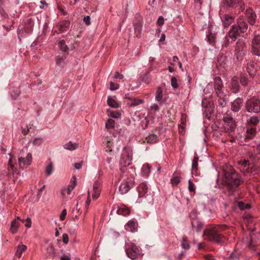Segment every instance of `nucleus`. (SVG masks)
I'll use <instances>...</instances> for the list:
<instances>
[{
    "mask_svg": "<svg viewBox=\"0 0 260 260\" xmlns=\"http://www.w3.org/2000/svg\"><path fill=\"white\" fill-rule=\"evenodd\" d=\"M218 175L221 177L222 184L226 185L231 194L236 191L243 182L241 175L229 165L220 166Z\"/></svg>",
    "mask_w": 260,
    "mask_h": 260,
    "instance_id": "nucleus-1",
    "label": "nucleus"
},
{
    "mask_svg": "<svg viewBox=\"0 0 260 260\" xmlns=\"http://www.w3.org/2000/svg\"><path fill=\"white\" fill-rule=\"evenodd\" d=\"M213 94L215 95V101L217 106L223 108L226 106L228 102V98L226 94L223 91V84L221 78L219 77H216L214 78Z\"/></svg>",
    "mask_w": 260,
    "mask_h": 260,
    "instance_id": "nucleus-2",
    "label": "nucleus"
},
{
    "mask_svg": "<svg viewBox=\"0 0 260 260\" xmlns=\"http://www.w3.org/2000/svg\"><path fill=\"white\" fill-rule=\"evenodd\" d=\"M220 10L223 12H233L237 14L243 12L245 7L242 0H222L220 5Z\"/></svg>",
    "mask_w": 260,
    "mask_h": 260,
    "instance_id": "nucleus-3",
    "label": "nucleus"
},
{
    "mask_svg": "<svg viewBox=\"0 0 260 260\" xmlns=\"http://www.w3.org/2000/svg\"><path fill=\"white\" fill-rule=\"evenodd\" d=\"M226 228L227 226L225 225L211 227L204 230L203 235L205 237L206 239L219 243L222 241L223 238L221 232Z\"/></svg>",
    "mask_w": 260,
    "mask_h": 260,
    "instance_id": "nucleus-4",
    "label": "nucleus"
},
{
    "mask_svg": "<svg viewBox=\"0 0 260 260\" xmlns=\"http://www.w3.org/2000/svg\"><path fill=\"white\" fill-rule=\"evenodd\" d=\"M237 23L238 25H233L229 31V37L233 41H235L241 34L245 32L248 29V24L243 18H240Z\"/></svg>",
    "mask_w": 260,
    "mask_h": 260,
    "instance_id": "nucleus-5",
    "label": "nucleus"
},
{
    "mask_svg": "<svg viewBox=\"0 0 260 260\" xmlns=\"http://www.w3.org/2000/svg\"><path fill=\"white\" fill-rule=\"evenodd\" d=\"M245 108L249 113H259L260 100L255 96L248 99L245 103Z\"/></svg>",
    "mask_w": 260,
    "mask_h": 260,
    "instance_id": "nucleus-6",
    "label": "nucleus"
},
{
    "mask_svg": "<svg viewBox=\"0 0 260 260\" xmlns=\"http://www.w3.org/2000/svg\"><path fill=\"white\" fill-rule=\"evenodd\" d=\"M132 160V150L129 147H124L121 155L119 161L121 167H126L131 164Z\"/></svg>",
    "mask_w": 260,
    "mask_h": 260,
    "instance_id": "nucleus-7",
    "label": "nucleus"
},
{
    "mask_svg": "<svg viewBox=\"0 0 260 260\" xmlns=\"http://www.w3.org/2000/svg\"><path fill=\"white\" fill-rule=\"evenodd\" d=\"M246 48L244 42L242 40H238L236 43L235 50V54L238 60L243 59Z\"/></svg>",
    "mask_w": 260,
    "mask_h": 260,
    "instance_id": "nucleus-8",
    "label": "nucleus"
},
{
    "mask_svg": "<svg viewBox=\"0 0 260 260\" xmlns=\"http://www.w3.org/2000/svg\"><path fill=\"white\" fill-rule=\"evenodd\" d=\"M125 251L127 256L133 260L136 259L140 254L139 248L133 243L126 244Z\"/></svg>",
    "mask_w": 260,
    "mask_h": 260,
    "instance_id": "nucleus-9",
    "label": "nucleus"
},
{
    "mask_svg": "<svg viewBox=\"0 0 260 260\" xmlns=\"http://www.w3.org/2000/svg\"><path fill=\"white\" fill-rule=\"evenodd\" d=\"M202 105L203 108L205 109V112L206 113L207 118L210 119V116L214 113V103L210 100L204 98L202 100Z\"/></svg>",
    "mask_w": 260,
    "mask_h": 260,
    "instance_id": "nucleus-10",
    "label": "nucleus"
},
{
    "mask_svg": "<svg viewBox=\"0 0 260 260\" xmlns=\"http://www.w3.org/2000/svg\"><path fill=\"white\" fill-rule=\"evenodd\" d=\"M223 120L226 123V125L225 128L228 131L232 132L235 129L236 127L235 121L229 113L226 112L224 114Z\"/></svg>",
    "mask_w": 260,
    "mask_h": 260,
    "instance_id": "nucleus-11",
    "label": "nucleus"
},
{
    "mask_svg": "<svg viewBox=\"0 0 260 260\" xmlns=\"http://www.w3.org/2000/svg\"><path fill=\"white\" fill-rule=\"evenodd\" d=\"M224 52L221 51L218 57L217 64L218 67L226 69L232 63L231 58L223 54Z\"/></svg>",
    "mask_w": 260,
    "mask_h": 260,
    "instance_id": "nucleus-12",
    "label": "nucleus"
},
{
    "mask_svg": "<svg viewBox=\"0 0 260 260\" xmlns=\"http://www.w3.org/2000/svg\"><path fill=\"white\" fill-rule=\"evenodd\" d=\"M225 12L219 11V15L221 19L222 24L224 27H228L234 20V17L228 14H224Z\"/></svg>",
    "mask_w": 260,
    "mask_h": 260,
    "instance_id": "nucleus-13",
    "label": "nucleus"
},
{
    "mask_svg": "<svg viewBox=\"0 0 260 260\" xmlns=\"http://www.w3.org/2000/svg\"><path fill=\"white\" fill-rule=\"evenodd\" d=\"M252 52L255 55L260 56V36L255 35L252 42Z\"/></svg>",
    "mask_w": 260,
    "mask_h": 260,
    "instance_id": "nucleus-14",
    "label": "nucleus"
},
{
    "mask_svg": "<svg viewBox=\"0 0 260 260\" xmlns=\"http://www.w3.org/2000/svg\"><path fill=\"white\" fill-rule=\"evenodd\" d=\"M239 164L241 165V168L244 173H252L254 170V166L250 163L248 160H241Z\"/></svg>",
    "mask_w": 260,
    "mask_h": 260,
    "instance_id": "nucleus-15",
    "label": "nucleus"
},
{
    "mask_svg": "<svg viewBox=\"0 0 260 260\" xmlns=\"http://www.w3.org/2000/svg\"><path fill=\"white\" fill-rule=\"evenodd\" d=\"M245 14L246 20L248 23L251 25H254L256 16L253 10L251 8H247L246 10Z\"/></svg>",
    "mask_w": 260,
    "mask_h": 260,
    "instance_id": "nucleus-16",
    "label": "nucleus"
},
{
    "mask_svg": "<svg viewBox=\"0 0 260 260\" xmlns=\"http://www.w3.org/2000/svg\"><path fill=\"white\" fill-rule=\"evenodd\" d=\"M230 89L234 93H236L240 91V85L239 84V79L237 77H234L232 78L230 85Z\"/></svg>",
    "mask_w": 260,
    "mask_h": 260,
    "instance_id": "nucleus-17",
    "label": "nucleus"
},
{
    "mask_svg": "<svg viewBox=\"0 0 260 260\" xmlns=\"http://www.w3.org/2000/svg\"><path fill=\"white\" fill-rule=\"evenodd\" d=\"M243 100L240 98L236 99L232 103L231 106L232 110L234 112H238L241 108Z\"/></svg>",
    "mask_w": 260,
    "mask_h": 260,
    "instance_id": "nucleus-18",
    "label": "nucleus"
},
{
    "mask_svg": "<svg viewBox=\"0 0 260 260\" xmlns=\"http://www.w3.org/2000/svg\"><path fill=\"white\" fill-rule=\"evenodd\" d=\"M101 192V185L100 183L98 181L94 182L93 185V193L92 195V198L94 200L97 199L100 196Z\"/></svg>",
    "mask_w": 260,
    "mask_h": 260,
    "instance_id": "nucleus-19",
    "label": "nucleus"
},
{
    "mask_svg": "<svg viewBox=\"0 0 260 260\" xmlns=\"http://www.w3.org/2000/svg\"><path fill=\"white\" fill-rule=\"evenodd\" d=\"M151 71H152V68H150L147 71L142 72L140 75L141 80L147 84H148L151 81V77L149 75V73Z\"/></svg>",
    "mask_w": 260,
    "mask_h": 260,
    "instance_id": "nucleus-20",
    "label": "nucleus"
},
{
    "mask_svg": "<svg viewBox=\"0 0 260 260\" xmlns=\"http://www.w3.org/2000/svg\"><path fill=\"white\" fill-rule=\"evenodd\" d=\"M132 187V184L130 182H125L121 184L119 187V191L121 194L127 193Z\"/></svg>",
    "mask_w": 260,
    "mask_h": 260,
    "instance_id": "nucleus-21",
    "label": "nucleus"
},
{
    "mask_svg": "<svg viewBox=\"0 0 260 260\" xmlns=\"http://www.w3.org/2000/svg\"><path fill=\"white\" fill-rule=\"evenodd\" d=\"M246 71L248 73L249 75L253 78L256 74V69L254 67V63L253 62H250L247 63V67Z\"/></svg>",
    "mask_w": 260,
    "mask_h": 260,
    "instance_id": "nucleus-22",
    "label": "nucleus"
},
{
    "mask_svg": "<svg viewBox=\"0 0 260 260\" xmlns=\"http://www.w3.org/2000/svg\"><path fill=\"white\" fill-rule=\"evenodd\" d=\"M135 34L138 38H140L141 34L142 28L143 26V22L142 20H138V22L134 24Z\"/></svg>",
    "mask_w": 260,
    "mask_h": 260,
    "instance_id": "nucleus-23",
    "label": "nucleus"
},
{
    "mask_svg": "<svg viewBox=\"0 0 260 260\" xmlns=\"http://www.w3.org/2000/svg\"><path fill=\"white\" fill-rule=\"evenodd\" d=\"M72 180L73 181V183L69 185L67 188H63L62 189L61 193L63 196H64L66 192L68 194H70L72 190L76 186L77 184L76 178L75 177H73L72 178Z\"/></svg>",
    "mask_w": 260,
    "mask_h": 260,
    "instance_id": "nucleus-24",
    "label": "nucleus"
},
{
    "mask_svg": "<svg viewBox=\"0 0 260 260\" xmlns=\"http://www.w3.org/2000/svg\"><path fill=\"white\" fill-rule=\"evenodd\" d=\"M34 25V22L32 18H28L24 26L25 31L27 34L31 32L32 30Z\"/></svg>",
    "mask_w": 260,
    "mask_h": 260,
    "instance_id": "nucleus-25",
    "label": "nucleus"
},
{
    "mask_svg": "<svg viewBox=\"0 0 260 260\" xmlns=\"http://www.w3.org/2000/svg\"><path fill=\"white\" fill-rule=\"evenodd\" d=\"M139 197L144 196L148 191V187L146 183H141L137 187Z\"/></svg>",
    "mask_w": 260,
    "mask_h": 260,
    "instance_id": "nucleus-26",
    "label": "nucleus"
},
{
    "mask_svg": "<svg viewBox=\"0 0 260 260\" xmlns=\"http://www.w3.org/2000/svg\"><path fill=\"white\" fill-rule=\"evenodd\" d=\"M256 134V127L247 125L246 134L245 138L247 139H251Z\"/></svg>",
    "mask_w": 260,
    "mask_h": 260,
    "instance_id": "nucleus-27",
    "label": "nucleus"
},
{
    "mask_svg": "<svg viewBox=\"0 0 260 260\" xmlns=\"http://www.w3.org/2000/svg\"><path fill=\"white\" fill-rule=\"evenodd\" d=\"M32 160V155L31 153H28L26 158L21 157L19 158V163L20 167H21V164H23V165H29L31 164Z\"/></svg>",
    "mask_w": 260,
    "mask_h": 260,
    "instance_id": "nucleus-28",
    "label": "nucleus"
},
{
    "mask_svg": "<svg viewBox=\"0 0 260 260\" xmlns=\"http://www.w3.org/2000/svg\"><path fill=\"white\" fill-rule=\"evenodd\" d=\"M260 119L257 116H253L249 118L247 120V125H249L253 127L255 126L259 122Z\"/></svg>",
    "mask_w": 260,
    "mask_h": 260,
    "instance_id": "nucleus-29",
    "label": "nucleus"
},
{
    "mask_svg": "<svg viewBox=\"0 0 260 260\" xmlns=\"http://www.w3.org/2000/svg\"><path fill=\"white\" fill-rule=\"evenodd\" d=\"M254 151L255 154H250L249 155V158L251 160L255 162L259 158V157L258 156V155H260V144L256 146Z\"/></svg>",
    "mask_w": 260,
    "mask_h": 260,
    "instance_id": "nucleus-30",
    "label": "nucleus"
},
{
    "mask_svg": "<svg viewBox=\"0 0 260 260\" xmlns=\"http://www.w3.org/2000/svg\"><path fill=\"white\" fill-rule=\"evenodd\" d=\"M19 220L20 218L18 217L17 219L14 220L11 223L10 230L13 234L16 233L18 231V228L19 225L18 220Z\"/></svg>",
    "mask_w": 260,
    "mask_h": 260,
    "instance_id": "nucleus-31",
    "label": "nucleus"
},
{
    "mask_svg": "<svg viewBox=\"0 0 260 260\" xmlns=\"http://www.w3.org/2000/svg\"><path fill=\"white\" fill-rule=\"evenodd\" d=\"M70 26V22L69 20H64L58 25L59 30L61 32L67 31L69 29Z\"/></svg>",
    "mask_w": 260,
    "mask_h": 260,
    "instance_id": "nucleus-32",
    "label": "nucleus"
},
{
    "mask_svg": "<svg viewBox=\"0 0 260 260\" xmlns=\"http://www.w3.org/2000/svg\"><path fill=\"white\" fill-rule=\"evenodd\" d=\"M216 36L214 33L211 32V29L209 30V31L207 35V38L208 42L212 45H214L215 41Z\"/></svg>",
    "mask_w": 260,
    "mask_h": 260,
    "instance_id": "nucleus-33",
    "label": "nucleus"
},
{
    "mask_svg": "<svg viewBox=\"0 0 260 260\" xmlns=\"http://www.w3.org/2000/svg\"><path fill=\"white\" fill-rule=\"evenodd\" d=\"M130 210L129 208L126 207L125 206H122L120 207L117 211V213L118 214L122 215H127L129 214Z\"/></svg>",
    "mask_w": 260,
    "mask_h": 260,
    "instance_id": "nucleus-34",
    "label": "nucleus"
},
{
    "mask_svg": "<svg viewBox=\"0 0 260 260\" xmlns=\"http://www.w3.org/2000/svg\"><path fill=\"white\" fill-rule=\"evenodd\" d=\"M27 249L26 246L24 245H21L18 246L17 247V250L16 252V256H18L19 258H20L22 256V254L23 252H24Z\"/></svg>",
    "mask_w": 260,
    "mask_h": 260,
    "instance_id": "nucleus-35",
    "label": "nucleus"
},
{
    "mask_svg": "<svg viewBox=\"0 0 260 260\" xmlns=\"http://www.w3.org/2000/svg\"><path fill=\"white\" fill-rule=\"evenodd\" d=\"M78 144L75 143H73L71 141L69 142L68 143H66L63 145V147L64 149L71 151L76 149L78 148Z\"/></svg>",
    "mask_w": 260,
    "mask_h": 260,
    "instance_id": "nucleus-36",
    "label": "nucleus"
},
{
    "mask_svg": "<svg viewBox=\"0 0 260 260\" xmlns=\"http://www.w3.org/2000/svg\"><path fill=\"white\" fill-rule=\"evenodd\" d=\"M191 224L193 228L196 229L197 231H199L202 228V223L197 219H193L191 221Z\"/></svg>",
    "mask_w": 260,
    "mask_h": 260,
    "instance_id": "nucleus-37",
    "label": "nucleus"
},
{
    "mask_svg": "<svg viewBox=\"0 0 260 260\" xmlns=\"http://www.w3.org/2000/svg\"><path fill=\"white\" fill-rule=\"evenodd\" d=\"M137 225V223L134 221H130L125 225V229L127 231L133 232L135 231Z\"/></svg>",
    "mask_w": 260,
    "mask_h": 260,
    "instance_id": "nucleus-38",
    "label": "nucleus"
},
{
    "mask_svg": "<svg viewBox=\"0 0 260 260\" xmlns=\"http://www.w3.org/2000/svg\"><path fill=\"white\" fill-rule=\"evenodd\" d=\"M9 168H8V171H6V170L4 171V173L3 174L4 175H7V176H9L10 174V171H12L13 175L14 174V173L15 172V171H16V168L14 167V165L12 164L11 159H10L9 160Z\"/></svg>",
    "mask_w": 260,
    "mask_h": 260,
    "instance_id": "nucleus-39",
    "label": "nucleus"
},
{
    "mask_svg": "<svg viewBox=\"0 0 260 260\" xmlns=\"http://www.w3.org/2000/svg\"><path fill=\"white\" fill-rule=\"evenodd\" d=\"M147 142L150 144H153L156 143L158 141L157 136L154 134H150L148 137L146 138Z\"/></svg>",
    "mask_w": 260,
    "mask_h": 260,
    "instance_id": "nucleus-40",
    "label": "nucleus"
},
{
    "mask_svg": "<svg viewBox=\"0 0 260 260\" xmlns=\"http://www.w3.org/2000/svg\"><path fill=\"white\" fill-rule=\"evenodd\" d=\"M107 104L110 107L113 108H117L120 107V105L114 99L110 96L108 98Z\"/></svg>",
    "mask_w": 260,
    "mask_h": 260,
    "instance_id": "nucleus-41",
    "label": "nucleus"
},
{
    "mask_svg": "<svg viewBox=\"0 0 260 260\" xmlns=\"http://www.w3.org/2000/svg\"><path fill=\"white\" fill-rule=\"evenodd\" d=\"M230 39H232L231 37H229V32L228 33V36H226L223 41L222 44V48H221V51L222 52H225L226 51L224 50V48H226L229 44H230Z\"/></svg>",
    "mask_w": 260,
    "mask_h": 260,
    "instance_id": "nucleus-42",
    "label": "nucleus"
},
{
    "mask_svg": "<svg viewBox=\"0 0 260 260\" xmlns=\"http://www.w3.org/2000/svg\"><path fill=\"white\" fill-rule=\"evenodd\" d=\"M181 247L186 250H188L190 248V245L188 241L187 238L186 236H183L182 238Z\"/></svg>",
    "mask_w": 260,
    "mask_h": 260,
    "instance_id": "nucleus-43",
    "label": "nucleus"
},
{
    "mask_svg": "<svg viewBox=\"0 0 260 260\" xmlns=\"http://www.w3.org/2000/svg\"><path fill=\"white\" fill-rule=\"evenodd\" d=\"M58 47L61 51L64 52H67L69 49L64 40H60L58 42Z\"/></svg>",
    "mask_w": 260,
    "mask_h": 260,
    "instance_id": "nucleus-44",
    "label": "nucleus"
},
{
    "mask_svg": "<svg viewBox=\"0 0 260 260\" xmlns=\"http://www.w3.org/2000/svg\"><path fill=\"white\" fill-rule=\"evenodd\" d=\"M173 185H177L180 182V177L175 174H174L171 180Z\"/></svg>",
    "mask_w": 260,
    "mask_h": 260,
    "instance_id": "nucleus-45",
    "label": "nucleus"
},
{
    "mask_svg": "<svg viewBox=\"0 0 260 260\" xmlns=\"http://www.w3.org/2000/svg\"><path fill=\"white\" fill-rule=\"evenodd\" d=\"M162 98V90L161 88H157L155 99L157 101H161Z\"/></svg>",
    "mask_w": 260,
    "mask_h": 260,
    "instance_id": "nucleus-46",
    "label": "nucleus"
},
{
    "mask_svg": "<svg viewBox=\"0 0 260 260\" xmlns=\"http://www.w3.org/2000/svg\"><path fill=\"white\" fill-rule=\"evenodd\" d=\"M240 81L241 84L243 86H247L248 83V79L246 75H242L240 76Z\"/></svg>",
    "mask_w": 260,
    "mask_h": 260,
    "instance_id": "nucleus-47",
    "label": "nucleus"
},
{
    "mask_svg": "<svg viewBox=\"0 0 260 260\" xmlns=\"http://www.w3.org/2000/svg\"><path fill=\"white\" fill-rule=\"evenodd\" d=\"M237 205L241 210H244L245 209H249L250 208V205L249 204H245V203L242 202H238Z\"/></svg>",
    "mask_w": 260,
    "mask_h": 260,
    "instance_id": "nucleus-48",
    "label": "nucleus"
},
{
    "mask_svg": "<svg viewBox=\"0 0 260 260\" xmlns=\"http://www.w3.org/2000/svg\"><path fill=\"white\" fill-rule=\"evenodd\" d=\"M115 121L112 119H109L106 122V127L108 129L113 128L114 127Z\"/></svg>",
    "mask_w": 260,
    "mask_h": 260,
    "instance_id": "nucleus-49",
    "label": "nucleus"
},
{
    "mask_svg": "<svg viewBox=\"0 0 260 260\" xmlns=\"http://www.w3.org/2000/svg\"><path fill=\"white\" fill-rule=\"evenodd\" d=\"M150 172V166L148 164L144 165L142 167V173L144 175L147 176Z\"/></svg>",
    "mask_w": 260,
    "mask_h": 260,
    "instance_id": "nucleus-50",
    "label": "nucleus"
},
{
    "mask_svg": "<svg viewBox=\"0 0 260 260\" xmlns=\"http://www.w3.org/2000/svg\"><path fill=\"white\" fill-rule=\"evenodd\" d=\"M53 172V165L52 162H50V164L46 167V174L47 175H50Z\"/></svg>",
    "mask_w": 260,
    "mask_h": 260,
    "instance_id": "nucleus-51",
    "label": "nucleus"
},
{
    "mask_svg": "<svg viewBox=\"0 0 260 260\" xmlns=\"http://www.w3.org/2000/svg\"><path fill=\"white\" fill-rule=\"evenodd\" d=\"M143 101L141 100H139L137 99H132V102L130 104L131 106L134 107L138 106L142 103H143Z\"/></svg>",
    "mask_w": 260,
    "mask_h": 260,
    "instance_id": "nucleus-52",
    "label": "nucleus"
},
{
    "mask_svg": "<svg viewBox=\"0 0 260 260\" xmlns=\"http://www.w3.org/2000/svg\"><path fill=\"white\" fill-rule=\"evenodd\" d=\"M171 83L172 86L174 89L177 88L178 87L177 79L174 77H172L171 78Z\"/></svg>",
    "mask_w": 260,
    "mask_h": 260,
    "instance_id": "nucleus-53",
    "label": "nucleus"
},
{
    "mask_svg": "<svg viewBox=\"0 0 260 260\" xmlns=\"http://www.w3.org/2000/svg\"><path fill=\"white\" fill-rule=\"evenodd\" d=\"M188 189L191 192H195V185L190 180H189L188 181Z\"/></svg>",
    "mask_w": 260,
    "mask_h": 260,
    "instance_id": "nucleus-54",
    "label": "nucleus"
},
{
    "mask_svg": "<svg viewBox=\"0 0 260 260\" xmlns=\"http://www.w3.org/2000/svg\"><path fill=\"white\" fill-rule=\"evenodd\" d=\"M20 94V90L18 88L14 89L11 91V96L14 99Z\"/></svg>",
    "mask_w": 260,
    "mask_h": 260,
    "instance_id": "nucleus-55",
    "label": "nucleus"
},
{
    "mask_svg": "<svg viewBox=\"0 0 260 260\" xmlns=\"http://www.w3.org/2000/svg\"><path fill=\"white\" fill-rule=\"evenodd\" d=\"M109 115L114 118H117L120 117L121 114L118 112L111 111Z\"/></svg>",
    "mask_w": 260,
    "mask_h": 260,
    "instance_id": "nucleus-56",
    "label": "nucleus"
},
{
    "mask_svg": "<svg viewBox=\"0 0 260 260\" xmlns=\"http://www.w3.org/2000/svg\"><path fill=\"white\" fill-rule=\"evenodd\" d=\"M198 162L192 161V173L195 174L198 170Z\"/></svg>",
    "mask_w": 260,
    "mask_h": 260,
    "instance_id": "nucleus-57",
    "label": "nucleus"
},
{
    "mask_svg": "<svg viewBox=\"0 0 260 260\" xmlns=\"http://www.w3.org/2000/svg\"><path fill=\"white\" fill-rule=\"evenodd\" d=\"M42 142V139L41 138H36L33 141L32 144L34 145H40Z\"/></svg>",
    "mask_w": 260,
    "mask_h": 260,
    "instance_id": "nucleus-58",
    "label": "nucleus"
},
{
    "mask_svg": "<svg viewBox=\"0 0 260 260\" xmlns=\"http://www.w3.org/2000/svg\"><path fill=\"white\" fill-rule=\"evenodd\" d=\"M119 86L118 84H117L116 83H114L113 82H110V90H116L119 88Z\"/></svg>",
    "mask_w": 260,
    "mask_h": 260,
    "instance_id": "nucleus-59",
    "label": "nucleus"
},
{
    "mask_svg": "<svg viewBox=\"0 0 260 260\" xmlns=\"http://www.w3.org/2000/svg\"><path fill=\"white\" fill-rule=\"evenodd\" d=\"M83 21L87 25H89L91 24L90 16H85L83 18Z\"/></svg>",
    "mask_w": 260,
    "mask_h": 260,
    "instance_id": "nucleus-60",
    "label": "nucleus"
},
{
    "mask_svg": "<svg viewBox=\"0 0 260 260\" xmlns=\"http://www.w3.org/2000/svg\"><path fill=\"white\" fill-rule=\"evenodd\" d=\"M22 221L25 223V225L26 227L30 228L31 226V219L30 218H28L25 220H22Z\"/></svg>",
    "mask_w": 260,
    "mask_h": 260,
    "instance_id": "nucleus-61",
    "label": "nucleus"
},
{
    "mask_svg": "<svg viewBox=\"0 0 260 260\" xmlns=\"http://www.w3.org/2000/svg\"><path fill=\"white\" fill-rule=\"evenodd\" d=\"M107 147L106 151L107 152H111L112 151V148H111V143L110 141H107Z\"/></svg>",
    "mask_w": 260,
    "mask_h": 260,
    "instance_id": "nucleus-62",
    "label": "nucleus"
},
{
    "mask_svg": "<svg viewBox=\"0 0 260 260\" xmlns=\"http://www.w3.org/2000/svg\"><path fill=\"white\" fill-rule=\"evenodd\" d=\"M67 211L66 209H63L62 210L61 214H60V219L61 221L65 219L66 216L67 215Z\"/></svg>",
    "mask_w": 260,
    "mask_h": 260,
    "instance_id": "nucleus-63",
    "label": "nucleus"
},
{
    "mask_svg": "<svg viewBox=\"0 0 260 260\" xmlns=\"http://www.w3.org/2000/svg\"><path fill=\"white\" fill-rule=\"evenodd\" d=\"M63 242L65 244H67L69 242V237L68 234H63L62 235Z\"/></svg>",
    "mask_w": 260,
    "mask_h": 260,
    "instance_id": "nucleus-64",
    "label": "nucleus"
}]
</instances>
